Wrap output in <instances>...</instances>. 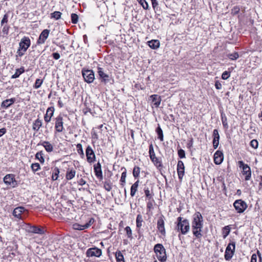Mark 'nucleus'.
I'll return each mask as SVG.
<instances>
[{
    "label": "nucleus",
    "mask_w": 262,
    "mask_h": 262,
    "mask_svg": "<svg viewBox=\"0 0 262 262\" xmlns=\"http://www.w3.org/2000/svg\"><path fill=\"white\" fill-rule=\"evenodd\" d=\"M150 158L157 166H160L161 165V163L158 160V159L156 157L155 154L150 155Z\"/></svg>",
    "instance_id": "nucleus-34"
},
{
    "label": "nucleus",
    "mask_w": 262,
    "mask_h": 262,
    "mask_svg": "<svg viewBox=\"0 0 262 262\" xmlns=\"http://www.w3.org/2000/svg\"><path fill=\"white\" fill-rule=\"evenodd\" d=\"M149 154L150 155H152V154H155L154 150V147L152 144H150L149 147Z\"/></svg>",
    "instance_id": "nucleus-61"
},
{
    "label": "nucleus",
    "mask_w": 262,
    "mask_h": 262,
    "mask_svg": "<svg viewBox=\"0 0 262 262\" xmlns=\"http://www.w3.org/2000/svg\"><path fill=\"white\" fill-rule=\"evenodd\" d=\"M192 218L191 223L192 233L197 238H201L202 236L201 232L203 226V216L200 212H196L193 215Z\"/></svg>",
    "instance_id": "nucleus-1"
},
{
    "label": "nucleus",
    "mask_w": 262,
    "mask_h": 262,
    "mask_svg": "<svg viewBox=\"0 0 262 262\" xmlns=\"http://www.w3.org/2000/svg\"><path fill=\"white\" fill-rule=\"evenodd\" d=\"M73 229H74L75 230H83L85 229L83 227V225H81L78 224H73Z\"/></svg>",
    "instance_id": "nucleus-50"
},
{
    "label": "nucleus",
    "mask_w": 262,
    "mask_h": 262,
    "mask_svg": "<svg viewBox=\"0 0 262 262\" xmlns=\"http://www.w3.org/2000/svg\"><path fill=\"white\" fill-rule=\"evenodd\" d=\"M152 102L154 103V105L156 107H158L160 105L161 102V98L158 95H152L150 96Z\"/></svg>",
    "instance_id": "nucleus-21"
},
{
    "label": "nucleus",
    "mask_w": 262,
    "mask_h": 262,
    "mask_svg": "<svg viewBox=\"0 0 262 262\" xmlns=\"http://www.w3.org/2000/svg\"><path fill=\"white\" fill-rule=\"evenodd\" d=\"M213 146L214 149L217 148L219 144L220 135L217 129H215L213 131Z\"/></svg>",
    "instance_id": "nucleus-17"
},
{
    "label": "nucleus",
    "mask_w": 262,
    "mask_h": 262,
    "mask_svg": "<svg viewBox=\"0 0 262 262\" xmlns=\"http://www.w3.org/2000/svg\"><path fill=\"white\" fill-rule=\"evenodd\" d=\"M152 6L154 9H155L156 7H157L158 5V3L157 1V0H151Z\"/></svg>",
    "instance_id": "nucleus-63"
},
{
    "label": "nucleus",
    "mask_w": 262,
    "mask_h": 262,
    "mask_svg": "<svg viewBox=\"0 0 262 262\" xmlns=\"http://www.w3.org/2000/svg\"><path fill=\"white\" fill-rule=\"evenodd\" d=\"M240 9L238 6H235L231 9V14H237L239 12Z\"/></svg>",
    "instance_id": "nucleus-51"
},
{
    "label": "nucleus",
    "mask_w": 262,
    "mask_h": 262,
    "mask_svg": "<svg viewBox=\"0 0 262 262\" xmlns=\"http://www.w3.org/2000/svg\"><path fill=\"white\" fill-rule=\"evenodd\" d=\"M61 204L59 203L57 205V209H56L55 213L61 217H63L65 214V208H63V209H62L61 208Z\"/></svg>",
    "instance_id": "nucleus-26"
},
{
    "label": "nucleus",
    "mask_w": 262,
    "mask_h": 262,
    "mask_svg": "<svg viewBox=\"0 0 262 262\" xmlns=\"http://www.w3.org/2000/svg\"><path fill=\"white\" fill-rule=\"evenodd\" d=\"M238 164L239 168L243 169V174L246 176L245 180H249L251 177L250 167L247 164H245L243 161H239Z\"/></svg>",
    "instance_id": "nucleus-5"
},
{
    "label": "nucleus",
    "mask_w": 262,
    "mask_h": 262,
    "mask_svg": "<svg viewBox=\"0 0 262 262\" xmlns=\"http://www.w3.org/2000/svg\"><path fill=\"white\" fill-rule=\"evenodd\" d=\"M177 228L182 234H186L189 232L190 225L188 220H183L182 217L179 216L177 219Z\"/></svg>",
    "instance_id": "nucleus-2"
},
{
    "label": "nucleus",
    "mask_w": 262,
    "mask_h": 262,
    "mask_svg": "<svg viewBox=\"0 0 262 262\" xmlns=\"http://www.w3.org/2000/svg\"><path fill=\"white\" fill-rule=\"evenodd\" d=\"M221 117H222V123H223V126H224L225 127L227 128V127H228V124H227V119H226V118L225 117V118H224V117H223V114H221Z\"/></svg>",
    "instance_id": "nucleus-56"
},
{
    "label": "nucleus",
    "mask_w": 262,
    "mask_h": 262,
    "mask_svg": "<svg viewBox=\"0 0 262 262\" xmlns=\"http://www.w3.org/2000/svg\"><path fill=\"white\" fill-rule=\"evenodd\" d=\"M55 171L54 174L52 175V179L53 180L55 181L57 180L58 174L59 173V170L58 168H56L55 169Z\"/></svg>",
    "instance_id": "nucleus-53"
},
{
    "label": "nucleus",
    "mask_w": 262,
    "mask_h": 262,
    "mask_svg": "<svg viewBox=\"0 0 262 262\" xmlns=\"http://www.w3.org/2000/svg\"><path fill=\"white\" fill-rule=\"evenodd\" d=\"M77 152L83 158L84 156V152L82 149V146L81 144H78L76 145Z\"/></svg>",
    "instance_id": "nucleus-37"
},
{
    "label": "nucleus",
    "mask_w": 262,
    "mask_h": 262,
    "mask_svg": "<svg viewBox=\"0 0 262 262\" xmlns=\"http://www.w3.org/2000/svg\"><path fill=\"white\" fill-rule=\"evenodd\" d=\"M116 258L117 261H122L123 262L124 260V256L120 251H118L116 252Z\"/></svg>",
    "instance_id": "nucleus-33"
},
{
    "label": "nucleus",
    "mask_w": 262,
    "mask_h": 262,
    "mask_svg": "<svg viewBox=\"0 0 262 262\" xmlns=\"http://www.w3.org/2000/svg\"><path fill=\"white\" fill-rule=\"evenodd\" d=\"M231 228L230 226H226L222 229V234L223 238L225 239L229 234L230 232Z\"/></svg>",
    "instance_id": "nucleus-29"
},
{
    "label": "nucleus",
    "mask_w": 262,
    "mask_h": 262,
    "mask_svg": "<svg viewBox=\"0 0 262 262\" xmlns=\"http://www.w3.org/2000/svg\"><path fill=\"white\" fill-rule=\"evenodd\" d=\"M233 206L237 212L239 213H243L247 208L246 203L242 200H236Z\"/></svg>",
    "instance_id": "nucleus-8"
},
{
    "label": "nucleus",
    "mask_w": 262,
    "mask_h": 262,
    "mask_svg": "<svg viewBox=\"0 0 262 262\" xmlns=\"http://www.w3.org/2000/svg\"><path fill=\"white\" fill-rule=\"evenodd\" d=\"M215 86L216 89L220 90L221 89L222 85L219 81H216L215 83Z\"/></svg>",
    "instance_id": "nucleus-60"
},
{
    "label": "nucleus",
    "mask_w": 262,
    "mask_h": 262,
    "mask_svg": "<svg viewBox=\"0 0 262 262\" xmlns=\"http://www.w3.org/2000/svg\"><path fill=\"white\" fill-rule=\"evenodd\" d=\"M35 157L41 163H43L44 162V158L43 157V154H42V151L37 152L35 155Z\"/></svg>",
    "instance_id": "nucleus-41"
},
{
    "label": "nucleus",
    "mask_w": 262,
    "mask_h": 262,
    "mask_svg": "<svg viewBox=\"0 0 262 262\" xmlns=\"http://www.w3.org/2000/svg\"><path fill=\"white\" fill-rule=\"evenodd\" d=\"M30 39L29 37H23L19 43V48L17 51V56L21 57L24 55L25 52L30 47Z\"/></svg>",
    "instance_id": "nucleus-4"
},
{
    "label": "nucleus",
    "mask_w": 262,
    "mask_h": 262,
    "mask_svg": "<svg viewBox=\"0 0 262 262\" xmlns=\"http://www.w3.org/2000/svg\"><path fill=\"white\" fill-rule=\"evenodd\" d=\"M42 145L43 146L46 151L48 152H51L53 150V147L51 144L48 141H44Z\"/></svg>",
    "instance_id": "nucleus-31"
},
{
    "label": "nucleus",
    "mask_w": 262,
    "mask_h": 262,
    "mask_svg": "<svg viewBox=\"0 0 262 262\" xmlns=\"http://www.w3.org/2000/svg\"><path fill=\"white\" fill-rule=\"evenodd\" d=\"M88 257H100L102 254L101 250L97 247L89 248L86 252Z\"/></svg>",
    "instance_id": "nucleus-10"
},
{
    "label": "nucleus",
    "mask_w": 262,
    "mask_h": 262,
    "mask_svg": "<svg viewBox=\"0 0 262 262\" xmlns=\"http://www.w3.org/2000/svg\"><path fill=\"white\" fill-rule=\"evenodd\" d=\"M76 171L74 169L70 170V171L67 172V180H71L75 176Z\"/></svg>",
    "instance_id": "nucleus-35"
},
{
    "label": "nucleus",
    "mask_w": 262,
    "mask_h": 262,
    "mask_svg": "<svg viewBox=\"0 0 262 262\" xmlns=\"http://www.w3.org/2000/svg\"><path fill=\"white\" fill-rule=\"evenodd\" d=\"M78 16L75 13L71 14V20L72 23L76 24L78 22Z\"/></svg>",
    "instance_id": "nucleus-44"
},
{
    "label": "nucleus",
    "mask_w": 262,
    "mask_h": 262,
    "mask_svg": "<svg viewBox=\"0 0 262 262\" xmlns=\"http://www.w3.org/2000/svg\"><path fill=\"white\" fill-rule=\"evenodd\" d=\"M49 32L50 31L48 29H45L42 31L37 40L38 44H42L45 43L46 40L49 36Z\"/></svg>",
    "instance_id": "nucleus-14"
},
{
    "label": "nucleus",
    "mask_w": 262,
    "mask_h": 262,
    "mask_svg": "<svg viewBox=\"0 0 262 262\" xmlns=\"http://www.w3.org/2000/svg\"><path fill=\"white\" fill-rule=\"evenodd\" d=\"M94 222V220L93 218H91L88 223L83 225L84 228H88Z\"/></svg>",
    "instance_id": "nucleus-52"
},
{
    "label": "nucleus",
    "mask_w": 262,
    "mask_h": 262,
    "mask_svg": "<svg viewBox=\"0 0 262 262\" xmlns=\"http://www.w3.org/2000/svg\"><path fill=\"white\" fill-rule=\"evenodd\" d=\"M104 188L106 191H110L112 189V185L109 183L105 182L104 184Z\"/></svg>",
    "instance_id": "nucleus-55"
},
{
    "label": "nucleus",
    "mask_w": 262,
    "mask_h": 262,
    "mask_svg": "<svg viewBox=\"0 0 262 262\" xmlns=\"http://www.w3.org/2000/svg\"><path fill=\"white\" fill-rule=\"evenodd\" d=\"M8 16L7 14H6L4 15V17L1 21V25L2 26H3V25L5 23H7L8 22Z\"/></svg>",
    "instance_id": "nucleus-58"
},
{
    "label": "nucleus",
    "mask_w": 262,
    "mask_h": 262,
    "mask_svg": "<svg viewBox=\"0 0 262 262\" xmlns=\"http://www.w3.org/2000/svg\"><path fill=\"white\" fill-rule=\"evenodd\" d=\"M230 72L227 71H225L223 73L222 75V79L224 80L227 79L230 77Z\"/></svg>",
    "instance_id": "nucleus-54"
},
{
    "label": "nucleus",
    "mask_w": 262,
    "mask_h": 262,
    "mask_svg": "<svg viewBox=\"0 0 262 262\" xmlns=\"http://www.w3.org/2000/svg\"><path fill=\"white\" fill-rule=\"evenodd\" d=\"M126 177V171H124L121 174L120 181L122 183H125V182Z\"/></svg>",
    "instance_id": "nucleus-57"
},
{
    "label": "nucleus",
    "mask_w": 262,
    "mask_h": 262,
    "mask_svg": "<svg viewBox=\"0 0 262 262\" xmlns=\"http://www.w3.org/2000/svg\"><path fill=\"white\" fill-rule=\"evenodd\" d=\"M250 262H257V256L255 254H252Z\"/></svg>",
    "instance_id": "nucleus-62"
},
{
    "label": "nucleus",
    "mask_w": 262,
    "mask_h": 262,
    "mask_svg": "<svg viewBox=\"0 0 262 262\" xmlns=\"http://www.w3.org/2000/svg\"><path fill=\"white\" fill-rule=\"evenodd\" d=\"M125 230L126 231L127 237L130 239H132L133 238V235H132V229L130 228V227H129V226L126 227L125 228Z\"/></svg>",
    "instance_id": "nucleus-40"
},
{
    "label": "nucleus",
    "mask_w": 262,
    "mask_h": 262,
    "mask_svg": "<svg viewBox=\"0 0 262 262\" xmlns=\"http://www.w3.org/2000/svg\"><path fill=\"white\" fill-rule=\"evenodd\" d=\"M54 112V107H50L47 110L46 114L45 116L44 119L45 121L47 122H49L50 121L51 117L53 116Z\"/></svg>",
    "instance_id": "nucleus-20"
},
{
    "label": "nucleus",
    "mask_w": 262,
    "mask_h": 262,
    "mask_svg": "<svg viewBox=\"0 0 262 262\" xmlns=\"http://www.w3.org/2000/svg\"><path fill=\"white\" fill-rule=\"evenodd\" d=\"M185 166L183 161L179 160L177 164V172L179 179L181 181L184 174Z\"/></svg>",
    "instance_id": "nucleus-12"
},
{
    "label": "nucleus",
    "mask_w": 262,
    "mask_h": 262,
    "mask_svg": "<svg viewBox=\"0 0 262 262\" xmlns=\"http://www.w3.org/2000/svg\"><path fill=\"white\" fill-rule=\"evenodd\" d=\"M61 13L59 11H55L54 12L51 13V17L54 18L56 19H58L60 18Z\"/></svg>",
    "instance_id": "nucleus-43"
},
{
    "label": "nucleus",
    "mask_w": 262,
    "mask_h": 262,
    "mask_svg": "<svg viewBox=\"0 0 262 262\" xmlns=\"http://www.w3.org/2000/svg\"><path fill=\"white\" fill-rule=\"evenodd\" d=\"M43 82V80L40 79H37L36 80L35 84H34V88L35 89H38L40 87L41 85L42 84Z\"/></svg>",
    "instance_id": "nucleus-45"
},
{
    "label": "nucleus",
    "mask_w": 262,
    "mask_h": 262,
    "mask_svg": "<svg viewBox=\"0 0 262 262\" xmlns=\"http://www.w3.org/2000/svg\"><path fill=\"white\" fill-rule=\"evenodd\" d=\"M148 45L152 49H158L160 46V42L158 40H151L148 41Z\"/></svg>",
    "instance_id": "nucleus-25"
},
{
    "label": "nucleus",
    "mask_w": 262,
    "mask_h": 262,
    "mask_svg": "<svg viewBox=\"0 0 262 262\" xmlns=\"http://www.w3.org/2000/svg\"><path fill=\"white\" fill-rule=\"evenodd\" d=\"M139 181H137L134 184L132 185L130 188V195L132 196H134L136 191H137V189L139 186Z\"/></svg>",
    "instance_id": "nucleus-27"
},
{
    "label": "nucleus",
    "mask_w": 262,
    "mask_h": 262,
    "mask_svg": "<svg viewBox=\"0 0 262 262\" xmlns=\"http://www.w3.org/2000/svg\"><path fill=\"white\" fill-rule=\"evenodd\" d=\"M224 156L223 152L220 150H217L214 155V161L217 164H220L223 161Z\"/></svg>",
    "instance_id": "nucleus-15"
},
{
    "label": "nucleus",
    "mask_w": 262,
    "mask_h": 262,
    "mask_svg": "<svg viewBox=\"0 0 262 262\" xmlns=\"http://www.w3.org/2000/svg\"><path fill=\"white\" fill-rule=\"evenodd\" d=\"M26 209L23 207H18L15 208L13 212V215L18 219H21V213L24 212Z\"/></svg>",
    "instance_id": "nucleus-22"
},
{
    "label": "nucleus",
    "mask_w": 262,
    "mask_h": 262,
    "mask_svg": "<svg viewBox=\"0 0 262 262\" xmlns=\"http://www.w3.org/2000/svg\"><path fill=\"white\" fill-rule=\"evenodd\" d=\"M31 168L34 172H35L40 168V165L37 163H33L31 165Z\"/></svg>",
    "instance_id": "nucleus-47"
},
{
    "label": "nucleus",
    "mask_w": 262,
    "mask_h": 262,
    "mask_svg": "<svg viewBox=\"0 0 262 262\" xmlns=\"http://www.w3.org/2000/svg\"><path fill=\"white\" fill-rule=\"evenodd\" d=\"M139 3L142 6L145 10L148 9V4L145 0H137Z\"/></svg>",
    "instance_id": "nucleus-38"
},
{
    "label": "nucleus",
    "mask_w": 262,
    "mask_h": 262,
    "mask_svg": "<svg viewBox=\"0 0 262 262\" xmlns=\"http://www.w3.org/2000/svg\"><path fill=\"white\" fill-rule=\"evenodd\" d=\"M228 57L231 60H235L238 58L239 55L237 52H234L231 54H229L228 55Z\"/></svg>",
    "instance_id": "nucleus-42"
},
{
    "label": "nucleus",
    "mask_w": 262,
    "mask_h": 262,
    "mask_svg": "<svg viewBox=\"0 0 262 262\" xmlns=\"http://www.w3.org/2000/svg\"><path fill=\"white\" fill-rule=\"evenodd\" d=\"M94 171L96 176L100 179H102V172L101 170V165L99 162H98L94 166Z\"/></svg>",
    "instance_id": "nucleus-18"
},
{
    "label": "nucleus",
    "mask_w": 262,
    "mask_h": 262,
    "mask_svg": "<svg viewBox=\"0 0 262 262\" xmlns=\"http://www.w3.org/2000/svg\"><path fill=\"white\" fill-rule=\"evenodd\" d=\"M144 192L145 194V195L146 198H147L149 200L152 198V195L151 193H150V190L148 189V188H144Z\"/></svg>",
    "instance_id": "nucleus-46"
},
{
    "label": "nucleus",
    "mask_w": 262,
    "mask_h": 262,
    "mask_svg": "<svg viewBox=\"0 0 262 262\" xmlns=\"http://www.w3.org/2000/svg\"><path fill=\"white\" fill-rule=\"evenodd\" d=\"M82 74L84 81L88 83H91L93 82L95 76L94 72L91 70H84L82 71Z\"/></svg>",
    "instance_id": "nucleus-7"
},
{
    "label": "nucleus",
    "mask_w": 262,
    "mask_h": 262,
    "mask_svg": "<svg viewBox=\"0 0 262 262\" xmlns=\"http://www.w3.org/2000/svg\"><path fill=\"white\" fill-rule=\"evenodd\" d=\"M24 72L25 70L24 67H21L19 69H16L15 73L12 76L11 78L15 79L18 78L20 75L23 73Z\"/></svg>",
    "instance_id": "nucleus-30"
},
{
    "label": "nucleus",
    "mask_w": 262,
    "mask_h": 262,
    "mask_svg": "<svg viewBox=\"0 0 262 262\" xmlns=\"http://www.w3.org/2000/svg\"><path fill=\"white\" fill-rule=\"evenodd\" d=\"M28 231L29 232L40 234L43 233V231L42 229L35 226L30 227L28 229Z\"/></svg>",
    "instance_id": "nucleus-24"
},
{
    "label": "nucleus",
    "mask_w": 262,
    "mask_h": 262,
    "mask_svg": "<svg viewBox=\"0 0 262 262\" xmlns=\"http://www.w3.org/2000/svg\"><path fill=\"white\" fill-rule=\"evenodd\" d=\"M2 31L5 34H8L9 31V27L7 25L4 26Z\"/></svg>",
    "instance_id": "nucleus-59"
},
{
    "label": "nucleus",
    "mask_w": 262,
    "mask_h": 262,
    "mask_svg": "<svg viewBox=\"0 0 262 262\" xmlns=\"http://www.w3.org/2000/svg\"><path fill=\"white\" fill-rule=\"evenodd\" d=\"M98 73L100 77L102 79V82L106 83L110 81V79H108L109 76L108 74L104 72L103 68L98 67Z\"/></svg>",
    "instance_id": "nucleus-13"
},
{
    "label": "nucleus",
    "mask_w": 262,
    "mask_h": 262,
    "mask_svg": "<svg viewBox=\"0 0 262 262\" xmlns=\"http://www.w3.org/2000/svg\"><path fill=\"white\" fill-rule=\"evenodd\" d=\"M143 222L142 216L141 214H138L136 218V226L137 227L139 228L142 225V222Z\"/></svg>",
    "instance_id": "nucleus-32"
},
{
    "label": "nucleus",
    "mask_w": 262,
    "mask_h": 262,
    "mask_svg": "<svg viewBox=\"0 0 262 262\" xmlns=\"http://www.w3.org/2000/svg\"><path fill=\"white\" fill-rule=\"evenodd\" d=\"M53 57L55 59H58L60 58V54L58 53L55 52L52 54Z\"/></svg>",
    "instance_id": "nucleus-64"
},
{
    "label": "nucleus",
    "mask_w": 262,
    "mask_h": 262,
    "mask_svg": "<svg viewBox=\"0 0 262 262\" xmlns=\"http://www.w3.org/2000/svg\"><path fill=\"white\" fill-rule=\"evenodd\" d=\"M156 132L158 135V138L161 141H163V131L160 126H159L157 127V128L156 129Z\"/></svg>",
    "instance_id": "nucleus-36"
},
{
    "label": "nucleus",
    "mask_w": 262,
    "mask_h": 262,
    "mask_svg": "<svg viewBox=\"0 0 262 262\" xmlns=\"http://www.w3.org/2000/svg\"><path fill=\"white\" fill-rule=\"evenodd\" d=\"M157 228L160 232L163 235H165V230L164 227V221L162 217H160L157 222Z\"/></svg>",
    "instance_id": "nucleus-16"
},
{
    "label": "nucleus",
    "mask_w": 262,
    "mask_h": 262,
    "mask_svg": "<svg viewBox=\"0 0 262 262\" xmlns=\"http://www.w3.org/2000/svg\"><path fill=\"white\" fill-rule=\"evenodd\" d=\"M250 145L254 149H256L258 146V143L256 140L253 139L250 142Z\"/></svg>",
    "instance_id": "nucleus-48"
},
{
    "label": "nucleus",
    "mask_w": 262,
    "mask_h": 262,
    "mask_svg": "<svg viewBox=\"0 0 262 262\" xmlns=\"http://www.w3.org/2000/svg\"><path fill=\"white\" fill-rule=\"evenodd\" d=\"M154 252L159 260L164 262L167 259L166 250L162 244H157L154 246Z\"/></svg>",
    "instance_id": "nucleus-3"
},
{
    "label": "nucleus",
    "mask_w": 262,
    "mask_h": 262,
    "mask_svg": "<svg viewBox=\"0 0 262 262\" xmlns=\"http://www.w3.org/2000/svg\"><path fill=\"white\" fill-rule=\"evenodd\" d=\"M42 125V121L41 120L37 119L33 124V129L34 130L38 131Z\"/></svg>",
    "instance_id": "nucleus-28"
},
{
    "label": "nucleus",
    "mask_w": 262,
    "mask_h": 262,
    "mask_svg": "<svg viewBox=\"0 0 262 262\" xmlns=\"http://www.w3.org/2000/svg\"><path fill=\"white\" fill-rule=\"evenodd\" d=\"M140 172V168L138 166H135L133 169V174L135 178L139 177Z\"/></svg>",
    "instance_id": "nucleus-39"
},
{
    "label": "nucleus",
    "mask_w": 262,
    "mask_h": 262,
    "mask_svg": "<svg viewBox=\"0 0 262 262\" xmlns=\"http://www.w3.org/2000/svg\"><path fill=\"white\" fill-rule=\"evenodd\" d=\"M63 119L62 117L60 116H59L56 119V122H55V128L56 130L58 132H60L63 129Z\"/></svg>",
    "instance_id": "nucleus-19"
},
{
    "label": "nucleus",
    "mask_w": 262,
    "mask_h": 262,
    "mask_svg": "<svg viewBox=\"0 0 262 262\" xmlns=\"http://www.w3.org/2000/svg\"><path fill=\"white\" fill-rule=\"evenodd\" d=\"M87 161L89 163H92L95 161V155L90 146H88L85 151Z\"/></svg>",
    "instance_id": "nucleus-11"
},
{
    "label": "nucleus",
    "mask_w": 262,
    "mask_h": 262,
    "mask_svg": "<svg viewBox=\"0 0 262 262\" xmlns=\"http://www.w3.org/2000/svg\"><path fill=\"white\" fill-rule=\"evenodd\" d=\"M235 242H232L228 244V245L226 247L225 253V259L226 260H229L232 257L235 252Z\"/></svg>",
    "instance_id": "nucleus-6"
},
{
    "label": "nucleus",
    "mask_w": 262,
    "mask_h": 262,
    "mask_svg": "<svg viewBox=\"0 0 262 262\" xmlns=\"http://www.w3.org/2000/svg\"><path fill=\"white\" fill-rule=\"evenodd\" d=\"M15 101V98H13L9 99H6L3 101L1 106L4 108H7Z\"/></svg>",
    "instance_id": "nucleus-23"
},
{
    "label": "nucleus",
    "mask_w": 262,
    "mask_h": 262,
    "mask_svg": "<svg viewBox=\"0 0 262 262\" xmlns=\"http://www.w3.org/2000/svg\"><path fill=\"white\" fill-rule=\"evenodd\" d=\"M4 183L8 186L15 187L17 186V181L15 180L14 175L13 174H8L4 178Z\"/></svg>",
    "instance_id": "nucleus-9"
},
{
    "label": "nucleus",
    "mask_w": 262,
    "mask_h": 262,
    "mask_svg": "<svg viewBox=\"0 0 262 262\" xmlns=\"http://www.w3.org/2000/svg\"><path fill=\"white\" fill-rule=\"evenodd\" d=\"M178 154L179 157L181 159L185 158V152L182 149H180L178 150Z\"/></svg>",
    "instance_id": "nucleus-49"
}]
</instances>
